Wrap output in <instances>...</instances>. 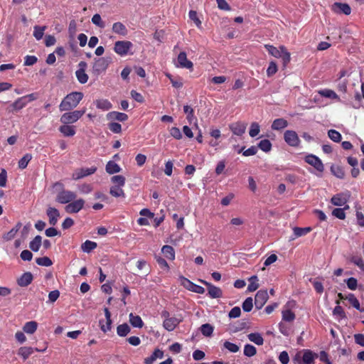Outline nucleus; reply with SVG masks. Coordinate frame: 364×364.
I'll list each match as a JSON object with an SVG mask.
<instances>
[{"instance_id": "obj_22", "label": "nucleus", "mask_w": 364, "mask_h": 364, "mask_svg": "<svg viewBox=\"0 0 364 364\" xmlns=\"http://www.w3.org/2000/svg\"><path fill=\"white\" fill-rule=\"evenodd\" d=\"M47 215L49 219V223L51 225H55L58 223V218H60L59 211L53 207H49L46 211Z\"/></svg>"}, {"instance_id": "obj_16", "label": "nucleus", "mask_w": 364, "mask_h": 364, "mask_svg": "<svg viewBox=\"0 0 364 364\" xmlns=\"http://www.w3.org/2000/svg\"><path fill=\"white\" fill-rule=\"evenodd\" d=\"M97 171V168L93 166L91 168H82L80 169L76 170L73 172L72 175V178L74 180H78L85 176H90L95 173Z\"/></svg>"}, {"instance_id": "obj_62", "label": "nucleus", "mask_w": 364, "mask_h": 364, "mask_svg": "<svg viewBox=\"0 0 364 364\" xmlns=\"http://www.w3.org/2000/svg\"><path fill=\"white\" fill-rule=\"evenodd\" d=\"M347 287L350 290H355L358 287V281L354 277L348 278L346 281Z\"/></svg>"}, {"instance_id": "obj_19", "label": "nucleus", "mask_w": 364, "mask_h": 364, "mask_svg": "<svg viewBox=\"0 0 364 364\" xmlns=\"http://www.w3.org/2000/svg\"><path fill=\"white\" fill-rule=\"evenodd\" d=\"M78 65L80 68L75 72L76 77L79 82L81 84H85L88 80V75L85 73V68L87 64L85 62L82 61L79 63Z\"/></svg>"}, {"instance_id": "obj_46", "label": "nucleus", "mask_w": 364, "mask_h": 364, "mask_svg": "<svg viewBox=\"0 0 364 364\" xmlns=\"http://www.w3.org/2000/svg\"><path fill=\"white\" fill-rule=\"evenodd\" d=\"M282 320L287 321V322H291L295 319V314L294 312H292L289 309H284L282 312Z\"/></svg>"}, {"instance_id": "obj_8", "label": "nucleus", "mask_w": 364, "mask_h": 364, "mask_svg": "<svg viewBox=\"0 0 364 364\" xmlns=\"http://www.w3.org/2000/svg\"><path fill=\"white\" fill-rule=\"evenodd\" d=\"M350 196V193L349 191L339 193L331 198V203L336 206H343L347 203Z\"/></svg>"}, {"instance_id": "obj_39", "label": "nucleus", "mask_w": 364, "mask_h": 364, "mask_svg": "<svg viewBox=\"0 0 364 364\" xmlns=\"http://www.w3.org/2000/svg\"><path fill=\"white\" fill-rule=\"evenodd\" d=\"M109 193L116 198L125 197V193L122 186H112L109 189Z\"/></svg>"}, {"instance_id": "obj_13", "label": "nucleus", "mask_w": 364, "mask_h": 364, "mask_svg": "<svg viewBox=\"0 0 364 364\" xmlns=\"http://www.w3.org/2000/svg\"><path fill=\"white\" fill-rule=\"evenodd\" d=\"M208 287V295L212 299H218L223 296V291L220 288L213 285L211 283L200 280Z\"/></svg>"}, {"instance_id": "obj_27", "label": "nucleus", "mask_w": 364, "mask_h": 364, "mask_svg": "<svg viewBox=\"0 0 364 364\" xmlns=\"http://www.w3.org/2000/svg\"><path fill=\"white\" fill-rule=\"evenodd\" d=\"M311 231V228H310V227H306V228L295 227L293 228L294 237H291V240H294L296 237L304 236V235H307L309 232H310Z\"/></svg>"}, {"instance_id": "obj_32", "label": "nucleus", "mask_w": 364, "mask_h": 364, "mask_svg": "<svg viewBox=\"0 0 364 364\" xmlns=\"http://www.w3.org/2000/svg\"><path fill=\"white\" fill-rule=\"evenodd\" d=\"M37 327H38L37 322L34 321H31L26 322L24 324V326L23 327V330L26 333L33 334L37 330Z\"/></svg>"}, {"instance_id": "obj_2", "label": "nucleus", "mask_w": 364, "mask_h": 364, "mask_svg": "<svg viewBox=\"0 0 364 364\" xmlns=\"http://www.w3.org/2000/svg\"><path fill=\"white\" fill-rule=\"evenodd\" d=\"M264 47L271 55L277 58H282L284 67H286L290 62V53L287 51L284 46L277 48L274 46L266 44Z\"/></svg>"}, {"instance_id": "obj_24", "label": "nucleus", "mask_w": 364, "mask_h": 364, "mask_svg": "<svg viewBox=\"0 0 364 364\" xmlns=\"http://www.w3.org/2000/svg\"><path fill=\"white\" fill-rule=\"evenodd\" d=\"M60 132L65 136H73L75 134V128L73 125L63 124L59 127Z\"/></svg>"}, {"instance_id": "obj_14", "label": "nucleus", "mask_w": 364, "mask_h": 364, "mask_svg": "<svg viewBox=\"0 0 364 364\" xmlns=\"http://www.w3.org/2000/svg\"><path fill=\"white\" fill-rule=\"evenodd\" d=\"M109 65V62L104 58L96 59L93 64V73L100 75L105 72Z\"/></svg>"}, {"instance_id": "obj_25", "label": "nucleus", "mask_w": 364, "mask_h": 364, "mask_svg": "<svg viewBox=\"0 0 364 364\" xmlns=\"http://www.w3.org/2000/svg\"><path fill=\"white\" fill-rule=\"evenodd\" d=\"M112 31L122 36H125L128 33L127 27L121 22H116L112 25Z\"/></svg>"}, {"instance_id": "obj_28", "label": "nucleus", "mask_w": 364, "mask_h": 364, "mask_svg": "<svg viewBox=\"0 0 364 364\" xmlns=\"http://www.w3.org/2000/svg\"><path fill=\"white\" fill-rule=\"evenodd\" d=\"M287 126L288 122L286 119L283 118H279L273 121L271 127L273 130H280L286 128Z\"/></svg>"}, {"instance_id": "obj_64", "label": "nucleus", "mask_w": 364, "mask_h": 364, "mask_svg": "<svg viewBox=\"0 0 364 364\" xmlns=\"http://www.w3.org/2000/svg\"><path fill=\"white\" fill-rule=\"evenodd\" d=\"M92 23H94L95 25L99 26L100 28H104L105 27V23L102 21L100 15L98 14H95L92 16Z\"/></svg>"}, {"instance_id": "obj_4", "label": "nucleus", "mask_w": 364, "mask_h": 364, "mask_svg": "<svg viewBox=\"0 0 364 364\" xmlns=\"http://www.w3.org/2000/svg\"><path fill=\"white\" fill-rule=\"evenodd\" d=\"M85 109L74 110L72 112H67L63 114L60 117V121L62 124H73L78 121L79 119L85 114Z\"/></svg>"}, {"instance_id": "obj_21", "label": "nucleus", "mask_w": 364, "mask_h": 364, "mask_svg": "<svg viewBox=\"0 0 364 364\" xmlns=\"http://www.w3.org/2000/svg\"><path fill=\"white\" fill-rule=\"evenodd\" d=\"M182 321V319L176 317H171L168 319H164L163 321L164 328L168 331H173Z\"/></svg>"}, {"instance_id": "obj_10", "label": "nucleus", "mask_w": 364, "mask_h": 364, "mask_svg": "<svg viewBox=\"0 0 364 364\" xmlns=\"http://www.w3.org/2000/svg\"><path fill=\"white\" fill-rule=\"evenodd\" d=\"M76 198V194L70 191L63 190L56 196V201L60 203H69Z\"/></svg>"}, {"instance_id": "obj_63", "label": "nucleus", "mask_w": 364, "mask_h": 364, "mask_svg": "<svg viewBox=\"0 0 364 364\" xmlns=\"http://www.w3.org/2000/svg\"><path fill=\"white\" fill-rule=\"evenodd\" d=\"M332 215L340 219V220H344L346 218V213L344 212V209H341V208H335L333 211H332Z\"/></svg>"}, {"instance_id": "obj_3", "label": "nucleus", "mask_w": 364, "mask_h": 364, "mask_svg": "<svg viewBox=\"0 0 364 364\" xmlns=\"http://www.w3.org/2000/svg\"><path fill=\"white\" fill-rule=\"evenodd\" d=\"M318 354L309 349H304L296 353L294 361L299 364H314Z\"/></svg>"}, {"instance_id": "obj_23", "label": "nucleus", "mask_w": 364, "mask_h": 364, "mask_svg": "<svg viewBox=\"0 0 364 364\" xmlns=\"http://www.w3.org/2000/svg\"><path fill=\"white\" fill-rule=\"evenodd\" d=\"M33 281V275L31 272L23 274L17 280V284L22 287L28 286Z\"/></svg>"}, {"instance_id": "obj_47", "label": "nucleus", "mask_w": 364, "mask_h": 364, "mask_svg": "<svg viewBox=\"0 0 364 364\" xmlns=\"http://www.w3.org/2000/svg\"><path fill=\"white\" fill-rule=\"evenodd\" d=\"M260 132V126L257 122H252L250 124L249 134L251 137L257 136Z\"/></svg>"}, {"instance_id": "obj_36", "label": "nucleus", "mask_w": 364, "mask_h": 364, "mask_svg": "<svg viewBox=\"0 0 364 364\" xmlns=\"http://www.w3.org/2000/svg\"><path fill=\"white\" fill-rule=\"evenodd\" d=\"M248 339L257 346H262L264 343V338L259 333H252L247 335Z\"/></svg>"}, {"instance_id": "obj_52", "label": "nucleus", "mask_w": 364, "mask_h": 364, "mask_svg": "<svg viewBox=\"0 0 364 364\" xmlns=\"http://www.w3.org/2000/svg\"><path fill=\"white\" fill-rule=\"evenodd\" d=\"M32 156L30 154H25L18 161V167L21 169L25 168L29 161L31 160Z\"/></svg>"}, {"instance_id": "obj_5", "label": "nucleus", "mask_w": 364, "mask_h": 364, "mask_svg": "<svg viewBox=\"0 0 364 364\" xmlns=\"http://www.w3.org/2000/svg\"><path fill=\"white\" fill-rule=\"evenodd\" d=\"M133 47V43L129 41H116L114 46V52L120 56H125L127 55H132L131 49Z\"/></svg>"}, {"instance_id": "obj_50", "label": "nucleus", "mask_w": 364, "mask_h": 364, "mask_svg": "<svg viewBox=\"0 0 364 364\" xmlns=\"http://www.w3.org/2000/svg\"><path fill=\"white\" fill-rule=\"evenodd\" d=\"M258 148L264 152H269L272 149V144L268 139H263L258 144Z\"/></svg>"}, {"instance_id": "obj_58", "label": "nucleus", "mask_w": 364, "mask_h": 364, "mask_svg": "<svg viewBox=\"0 0 364 364\" xmlns=\"http://www.w3.org/2000/svg\"><path fill=\"white\" fill-rule=\"evenodd\" d=\"M346 299L349 301L351 305L358 310H360V303L357 298L353 294H349L346 296Z\"/></svg>"}, {"instance_id": "obj_6", "label": "nucleus", "mask_w": 364, "mask_h": 364, "mask_svg": "<svg viewBox=\"0 0 364 364\" xmlns=\"http://www.w3.org/2000/svg\"><path fill=\"white\" fill-rule=\"evenodd\" d=\"M36 98L35 94L33 93L23 96L13 102L11 107L14 111H18L26 107L29 102L35 100Z\"/></svg>"}, {"instance_id": "obj_48", "label": "nucleus", "mask_w": 364, "mask_h": 364, "mask_svg": "<svg viewBox=\"0 0 364 364\" xmlns=\"http://www.w3.org/2000/svg\"><path fill=\"white\" fill-rule=\"evenodd\" d=\"M331 171L336 177L338 178H343L345 176V172L341 166H332L331 167Z\"/></svg>"}, {"instance_id": "obj_26", "label": "nucleus", "mask_w": 364, "mask_h": 364, "mask_svg": "<svg viewBox=\"0 0 364 364\" xmlns=\"http://www.w3.org/2000/svg\"><path fill=\"white\" fill-rule=\"evenodd\" d=\"M108 119L117 120L119 122H124L128 119V116L125 113L118 112H111L107 115Z\"/></svg>"}, {"instance_id": "obj_7", "label": "nucleus", "mask_w": 364, "mask_h": 364, "mask_svg": "<svg viewBox=\"0 0 364 364\" xmlns=\"http://www.w3.org/2000/svg\"><path fill=\"white\" fill-rule=\"evenodd\" d=\"M175 65L177 68H186L188 70H193V63L187 58L186 53L181 51L177 56Z\"/></svg>"}, {"instance_id": "obj_49", "label": "nucleus", "mask_w": 364, "mask_h": 364, "mask_svg": "<svg viewBox=\"0 0 364 364\" xmlns=\"http://www.w3.org/2000/svg\"><path fill=\"white\" fill-rule=\"evenodd\" d=\"M213 327L209 323L203 324L200 326L201 333L205 336H210L213 332Z\"/></svg>"}, {"instance_id": "obj_1", "label": "nucleus", "mask_w": 364, "mask_h": 364, "mask_svg": "<svg viewBox=\"0 0 364 364\" xmlns=\"http://www.w3.org/2000/svg\"><path fill=\"white\" fill-rule=\"evenodd\" d=\"M83 97L84 95L81 92H72L68 94L59 105L60 111H70L75 108Z\"/></svg>"}, {"instance_id": "obj_43", "label": "nucleus", "mask_w": 364, "mask_h": 364, "mask_svg": "<svg viewBox=\"0 0 364 364\" xmlns=\"http://www.w3.org/2000/svg\"><path fill=\"white\" fill-rule=\"evenodd\" d=\"M97 247V243L90 240H86L81 245V249L85 252H90Z\"/></svg>"}, {"instance_id": "obj_57", "label": "nucleus", "mask_w": 364, "mask_h": 364, "mask_svg": "<svg viewBox=\"0 0 364 364\" xmlns=\"http://www.w3.org/2000/svg\"><path fill=\"white\" fill-rule=\"evenodd\" d=\"M278 70L277 65L275 62L271 61L267 69V75L268 77H271L274 75Z\"/></svg>"}, {"instance_id": "obj_12", "label": "nucleus", "mask_w": 364, "mask_h": 364, "mask_svg": "<svg viewBox=\"0 0 364 364\" xmlns=\"http://www.w3.org/2000/svg\"><path fill=\"white\" fill-rule=\"evenodd\" d=\"M85 205V200L82 198L73 200L69 203L65 208V210L68 213H77L82 210Z\"/></svg>"}, {"instance_id": "obj_41", "label": "nucleus", "mask_w": 364, "mask_h": 364, "mask_svg": "<svg viewBox=\"0 0 364 364\" xmlns=\"http://www.w3.org/2000/svg\"><path fill=\"white\" fill-rule=\"evenodd\" d=\"M318 94L321 96L325 97L327 98L339 100V97L338 96V95L333 90H331L329 89H324V90H319Z\"/></svg>"}, {"instance_id": "obj_40", "label": "nucleus", "mask_w": 364, "mask_h": 364, "mask_svg": "<svg viewBox=\"0 0 364 364\" xmlns=\"http://www.w3.org/2000/svg\"><path fill=\"white\" fill-rule=\"evenodd\" d=\"M337 306L334 308L333 311V315L338 319L341 320L342 318H346V314L344 312L343 309L339 306V301H336Z\"/></svg>"}, {"instance_id": "obj_31", "label": "nucleus", "mask_w": 364, "mask_h": 364, "mask_svg": "<svg viewBox=\"0 0 364 364\" xmlns=\"http://www.w3.org/2000/svg\"><path fill=\"white\" fill-rule=\"evenodd\" d=\"M34 349L31 347L23 346L18 350V355H20L24 360H26L33 353Z\"/></svg>"}, {"instance_id": "obj_44", "label": "nucleus", "mask_w": 364, "mask_h": 364, "mask_svg": "<svg viewBox=\"0 0 364 364\" xmlns=\"http://www.w3.org/2000/svg\"><path fill=\"white\" fill-rule=\"evenodd\" d=\"M33 29V36L36 40L39 41L43 38L44 32L46 30V26H35Z\"/></svg>"}, {"instance_id": "obj_45", "label": "nucleus", "mask_w": 364, "mask_h": 364, "mask_svg": "<svg viewBox=\"0 0 364 364\" xmlns=\"http://www.w3.org/2000/svg\"><path fill=\"white\" fill-rule=\"evenodd\" d=\"M250 284L247 287V290L250 292L255 291L259 287L258 278L254 275L249 278Z\"/></svg>"}, {"instance_id": "obj_34", "label": "nucleus", "mask_w": 364, "mask_h": 364, "mask_svg": "<svg viewBox=\"0 0 364 364\" xmlns=\"http://www.w3.org/2000/svg\"><path fill=\"white\" fill-rule=\"evenodd\" d=\"M105 169L109 174L119 173L121 171L120 166L112 161L107 162Z\"/></svg>"}, {"instance_id": "obj_53", "label": "nucleus", "mask_w": 364, "mask_h": 364, "mask_svg": "<svg viewBox=\"0 0 364 364\" xmlns=\"http://www.w3.org/2000/svg\"><path fill=\"white\" fill-rule=\"evenodd\" d=\"M257 353L256 348L250 344H246L244 347V354L247 357L254 356Z\"/></svg>"}, {"instance_id": "obj_60", "label": "nucleus", "mask_w": 364, "mask_h": 364, "mask_svg": "<svg viewBox=\"0 0 364 364\" xmlns=\"http://www.w3.org/2000/svg\"><path fill=\"white\" fill-rule=\"evenodd\" d=\"M223 346L231 353H237L240 349L237 345L229 341H225Z\"/></svg>"}, {"instance_id": "obj_35", "label": "nucleus", "mask_w": 364, "mask_h": 364, "mask_svg": "<svg viewBox=\"0 0 364 364\" xmlns=\"http://www.w3.org/2000/svg\"><path fill=\"white\" fill-rule=\"evenodd\" d=\"M161 252L168 259L173 260L175 259V250L171 246H163Z\"/></svg>"}, {"instance_id": "obj_15", "label": "nucleus", "mask_w": 364, "mask_h": 364, "mask_svg": "<svg viewBox=\"0 0 364 364\" xmlns=\"http://www.w3.org/2000/svg\"><path fill=\"white\" fill-rule=\"evenodd\" d=\"M229 128L233 134L240 136L245 133L247 124L244 122L238 121L230 124Z\"/></svg>"}, {"instance_id": "obj_38", "label": "nucleus", "mask_w": 364, "mask_h": 364, "mask_svg": "<svg viewBox=\"0 0 364 364\" xmlns=\"http://www.w3.org/2000/svg\"><path fill=\"white\" fill-rule=\"evenodd\" d=\"M131 331L127 323L120 324L117 327V333L121 337L126 336Z\"/></svg>"}, {"instance_id": "obj_18", "label": "nucleus", "mask_w": 364, "mask_h": 364, "mask_svg": "<svg viewBox=\"0 0 364 364\" xmlns=\"http://www.w3.org/2000/svg\"><path fill=\"white\" fill-rule=\"evenodd\" d=\"M331 10L336 14L349 15L351 13L350 6L346 3L336 2L331 6Z\"/></svg>"}, {"instance_id": "obj_9", "label": "nucleus", "mask_w": 364, "mask_h": 364, "mask_svg": "<svg viewBox=\"0 0 364 364\" xmlns=\"http://www.w3.org/2000/svg\"><path fill=\"white\" fill-rule=\"evenodd\" d=\"M305 162L312 166L316 171L322 173L324 171V166L321 160L314 154H309L304 159Z\"/></svg>"}, {"instance_id": "obj_20", "label": "nucleus", "mask_w": 364, "mask_h": 364, "mask_svg": "<svg viewBox=\"0 0 364 364\" xmlns=\"http://www.w3.org/2000/svg\"><path fill=\"white\" fill-rule=\"evenodd\" d=\"M269 298L267 290H259L255 295V303L258 309H261L267 302Z\"/></svg>"}, {"instance_id": "obj_56", "label": "nucleus", "mask_w": 364, "mask_h": 364, "mask_svg": "<svg viewBox=\"0 0 364 364\" xmlns=\"http://www.w3.org/2000/svg\"><path fill=\"white\" fill-rule=\"evenodd\" d=\"M350 261L358 266L361 270L364 271V260L360 256L355 255L350 258Z\"/></svg>"}, {"instance_id": "obj_17", "label": "nucleus", "mask_w": 364, "mask_h": 364, "mask_svg": "<svg viewBox=\"0 0 364 364\" xmlns=\"http://www.w3.org/2000/svg\"><path fill=\"white\" fill-rule=\"evenodd\" d=\"M104 311L106 320H100L99 323L102 331L107 333L111 330L112 321L111 319V314L109 309L107 308H105Z\"/></svg>"}, {"instance_id": "obj_29", "label": "nucleus", "mask_w": 364, "mask_h": 364, "mask_svg": "<svg viewBox=\"0 0 364 364\" xmlns=\"http://www.w3.org/2000/svg\"><path fill=\"white\" fill-rule=\"evenodd\" d=\"M21 228V223H18L15 225V227H14L10 231H9L8 232L5 233L3 235V239L6 241L11 240L13 238H14V237L16 236V233L18 232Z\"/></svg>"}, {"instance_id": "obj_55", "label": "nucleus", "mask_w": 364, "mask_h": 364, "mask_svg": "<svg viewBox=\"0 0 364 364\" xmlns=\"http://www.w3.org/2000/svg\"><path fill=\"white\" fill-rule=\"evenodd\" d=\"M36 262L38 265L43 266V267H50L53 264L51 259L48 257H42L36 258Z\"/></svg>"}, {"instance_id": "obj_42", "label": "nucleus", "mask_w": 364, "mask_h": 364, "mask_svg": "<svg viewBox=\"0 0 364 364\" xmlns=\"http://www.w3.org/2000/svg\"><path fill=\"white\" fill-rule=\"evenodd\" d=\"M42 243V237L40 235H37L34 237V239L30 242L29 247L34 252H37L39 250L40 247Z\"/></svg>"}, {"instance_id": "obj_54", "label": "nucleus", "mask_w": 364, "mask_h": 364, "mask_svg": "<svg viewBox=\"0 0 364 364\" xmlns=\"http://www.w3.org/2000/svg\"><path fill=\"white\" fill-rule=\"evenodd\" d=\"M111 181L117 186L123 187L125 184V178L122 175L114 176L111 178Z\"/></svg>"}, {"instance_id": "obj_33", "label": "nucleus", "mask_w": 364, "mask_h": 364, "mask_svg": "<svg viewBox=\"0 0 364 364\" xmlns=\"http://www.w3.org/2000/svg\"><path fill=\"white\" fill-rule=\"evenodd\" d=\"M97 108L102 109L103 111H107L112 108V104L107 100L101 99L97 100L95 102Z\"/></svg>"}, {"instance_id": "obj_51", "label": "nucleus", "mask_w": 364, "mask_h": 364, "mask_svg": "<svg viewBox=\"0 0 364 364\" xmlns=\"http://www.w3.org/2000/svg\"><path fill=\"white\" fill-rule=\"evenodd\" d=\"M328 137L335 142H340L341 141V134L335 129H330L328 132Z\"/></svg>"}, {"instance_id": "obj_59", "label": "nucleus", "mask_w": 364, "mask_h": 364, "mask_svg": "<svg viewBox=\"0 0 364 364\" xmlns=\"http://www.w3.org/2000/svg\"><path fill=\"white\" fill-rule=\"evenodd\" d=\"M253 300L251 297L247 298L242 303V309L245 311L249 312L252 309Z\"/></svg>"}, {"instance_id": "obj_11", "label": "nucleus", "mask_w": 364, "mask_h": 364, "mask_svg": "<svg viewBox=\"0 0 364 364\" xmlns=\"http://www.w3.org/2000/svg\"><path fill=\"white\" fill-rule=\"evenodd\" d=\"M284 141L291 146H298L300 143V139L296 132L292 130H287L284 134Z\"/></svg>"}, {"instance_id": "obj_61", "label": "nucleus", "mask_w": 364, "mask_h": 364, "mask_svg": "<svg viewBox=\"0 0 364 364\" xmlns=\"http://www.w3.org/2000/svg\"><path fill=\"white\" fill-rule=\"evenodd\" d=\"M183 111L187 114L186 118H187L188 121L189 122H191L193 119V117H194V111H193V108H191L188 105H185L183 107Z\"/></svg>"}, {"instance_id": "obj_37", "label": "nucleus", "mask_w": 364, "mask_h": 364, "mask_svg": "<svg viewBox=\"0 0 364 364\" xmlns=\"http://www.w3.org/2000/svg\"><path fill=\"white\" fill-rule=\"evenodd\" d=\"M163 356H164L163 351H161L159 349H156L150 357L146 358L145 359L144 363H145V364H152L153 362L156 358H162Z\"/></svg>"}, {"instance_id": "obj_30", "label": "nucleus", "mask_w": 364, "mask_h": 364, "mask_svg": "<svg viewBox=\"0 0 364 364\" xmlns=\"http://www.w3.org/2000/svg\"><path fill=\"white\" fill-rule=\"evenodd\" d=\"M129 323L131 325L136 328H142L144 322L139 316L134 315L132 313L129 314Z\"/></svg>"}]
</instances>
